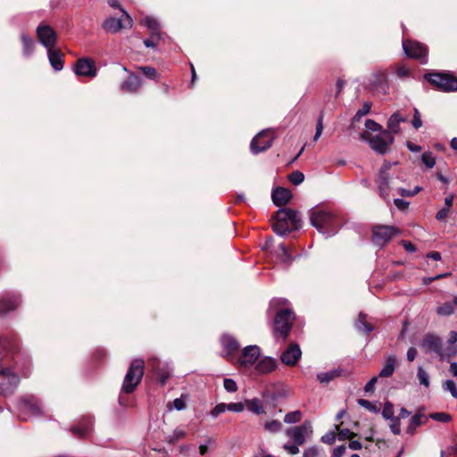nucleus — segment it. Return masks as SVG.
Masks as SVG:
<instances>
[{"mask_svg":"<svg viewBox=\"0 0 457 457\" xmlns=\"http://www.w3.org/2000/svg\"><path fill=\"white\" fill-rule=\"evenodd\" d=\"M142 85L141 78L137 74H130L129 79L120 85V89L124 93H137Z\"/></svg>","mask_w":457,"mask_h":457,"instance_id":"obj_25","label":"nucleus"},{"mask_svg":"<svg viewBox=\"0 0 457 457\" xmlns=\"http://www.w3.org/2000/svg\"><path fill=\"white\" fill-rule=\"evenodd\" d=\"M227 411H234V412H242L245 406V403H226Z\"/></svg>","mask_w":457,"mask_h":457,"instance_id":"obj_54","label":"nucleus"},{"mask_svg":"<svg viewBox=\"0 0 457 457\" xmlns=\"http://www.w3.org/2000/svg\"><path fill=\"white\" fill-rule=\"evenodd\" d=\"M288 179L292 184L297 186L304 180V175L303 172L295 170L288 175Z\"/></svg>","mask_w":457,"mask_h":457,"instance_id":"obj_48","label":"nucleus"},{"mask_svg":"<svg viewBox=\"0 0 457 457\" xmlns=\"http://www.w3.org/2000/svg\"><path fill=\"white\" fill-rule=\"evenodd\" d=\"M220 341L226 354L233 358L239 349V343L229 335H223Z\"/></svg>","mask_w":457,"mask_h":457,"instance_id":"obj_26","label":"nucleus"},{"mask_svg":"<svg viewBox=\"0 0 457 457\" xmlns=\"http://www.w3.org/2000/svg\"><path fill=\"white\" fill-rule=\"evenodd\" d=\"M398 233V228L394 226H376L373 228L372 240L374 244L378 245H384L386 243L394 238Z\"/></svg>","mask_w":457,"mask_h":457,"instance_id":"obj_13","label":"nucleus"},{"mask_svg":"<svg viewBox=\"0 0 457 457\" xmlns=\"http://www.w3.org/2000/svg\"><path fill=\"white\" fill-rule=\"evenodd\" d=\"M365 127L367 129L366 131H368L370 133V131L380 133L381 131L385 130L382 129V126L380 124H378L377 121H375L374 120H371V119L366 120Z\"/></svg>","mask_w":457,"mask_h":457,"instance_id":"obj_46","label":"nucleus"},{"mask_svg":"<svg viewBox=\"0 0 457 457\" xmlns=\"http://www.w3.org/2000/svg\"><path fill=\"white\" fill-rule=\"evenodd\" d=\"M277 365L278 362L276 359L265 356L257 361L255 370L258 374H269L276 370Z\"/></svg>","mask_w":457,"mask_h":457,"instance_id":"obj_22","label":"nucleus"},{"mask_svg":"<svg viewBox=\"0 0 457 457\" xmlns=\"http://www.w3.org/2000/svg\"><path fill=\"white\" fill-rule=\"evenodd\" d=\"M274 218L280 219V220L286 222V224H288V226L294 229H299L302 226L300 213L289 208L278 210Z\"/></svg>","mask_w":457,"mask_h":457,"instance_id":"obj_16","label":"nucleus"},{"mask_svg":"<svg viewBox=\"0 0 457 457\" xmlns=\"http://www.w3.org/2000/svg\"><path fill=\"white\" fill-rule=\"evenodd\" d=\"M417 377L420 385H423L426 387L429 386V375L422 367L418 368Z\"/></svg>","mask_w":457,"mask_h":457,"instance_id":"obj_45","label":"nucleus"},{"mask_svg":"<svg viewBox=\"0 0 457 457\" xmlns=\"http://www.w3.org/2000/svg\"><path fill=\"white\" fill-rule=\"evenodd\" d=\"M227 411L226 403L217 404L211 411L212 418H217L220 414Z\"/></svg>","mask_w":457,"mask_h":457,"instance_id":"obj_62","label":"nucleus"},{"mask_svg":"<svg viewBox=\"0 0 457 457\" xmlns=\"http://www.w3.org/2000/svg\"><path fill=\"white\" fill-rule=\"evenodd\" d=\"M74 71L78 76L94 78L96 76L95 62L88 58H80L77 61Z\"/></svg>","mask_w":457,"mask_h":457,"instance_id":"obj_19","label":"nucleus"},{"mask_svg":"<svg viewBox=\"0 0 457 457\" xmlns=\"http://www.w3.org/2000/svg\"><path fill=\"white\" fill-rule=\"evenodd\" d=\"M273 231L279 236H287L290 231L295 230L290 228L288 224L280 220V219H276V222L272 226Z\"/></svg>","mask_w":457,"mask_h":457,"instance_id":"obj_38","label":"nucleus"},{"mask_svg":"<svg viewBox=\"0 0 457 457\" xmlns=\"http://www.w3.org/2000/svg\"><path fill=\"white\" fill-rule=\"evenodd\" d=\"M319 451L316 446H310L303 451V457H318Z\"/></svg>","mask_w":457,"mask_h":457,"instance_id":"obj_64","label":"nucleus"},{"mask_svg":"<svg viewBox=\"0 0 457 457\" xmlns=\"http://www.w3.org/2000/svg\"><path fill=\"white\" fill-rule=\"evenodd\" d=\"M454 303L453 301L445 302L436 309V313L439 316L448 317L454 312Z\"/></svg>","mask_w":457,"mask_h":457,"instance_id":"obj_39","label":"nucleus"},{"mask_svg":"<svg viewBox=\"0 0 457 457\" xmlns=\"http://www.w3.org/2000/svg\"><path fill=\"white\" fill-rule=\"evenodd\" d=\"M148 364L152 370L157 377V379L162 385H165L170 377L171 369L169 364L162 363L156 357H152L148 360Z\"/></svg>","mask_w":457,"mask_h":457,"instance_id":"obj_18","label":"nucleus"},{"mask_svg":"<svg viewBox=\"0 0 457 457\" xmlns=\"http://www.w3.org/2000/svg\"><path fill=\"white\" fill-rule=\"evenodd\" d=\"M421 161L429 169L433 168L436 164V158L431 152L423 153Z\"/></svg>","mask_w":457,"mask_h":457,"instance_id":"obj_47","label":"nucleus"},{"mask_svg":"<svg viewBox=\"0 0 457 457\" xmlns=\"http://www.w3.org/2000/svg\"><path fill=\"white\" fill-rule=\"evenodd\" d=\"M295 320V313L289 309L278 311L274 319V337L282 340L289 336Z\"/></svg>","mask_w":457,"mask_h":457,"instance_id":"obj_6","label":"nucleus"},{"mask_svg":"<svg viewBox=\"0 0 457 457\" xmlns=\"http://www.w3.org/2000/svg\"><path fill=\"white\" fill-rule=\"evenodd\" d=\"M264 429L270 433H278L282 429V423L277 420H268L264 423Z\"/></svg>","mask_w":457,"mask_h":457,"instance_id":"obj_42","label":"nucleus"},{"mask_svg":"<svg viewBox=\"0 0 457 457\" xmlns=\"http://www.w3.org/2000/svg\"><path fill=\"white\" fill-rule=\"evenodd\" d=\"M443 389L445 391L450 392L452 396L455 399H457V385L456 383L452 379H447L443 384Z\"/></svg>","mask_w":457,"mask_h":457,"instance_id":"obj_43","label":"nucleus"},{"mask_svg":"<svg viewBox=\"0 0 457 457\" xmlns=\"http://www.w3.org/2000/svg\"><path fill=\"white\" fill-rule=\"evenodd\" d=\"M457 332L450 331L447 345L444 346L442 339L435 334H427L421 343L426 353H435L441 359L450 358L457 354Z\"/></svg>","mask_w":457,"mask_h":457,"instance_id":"obj_2","label":"nucleus"},{"mask_svg":"<svg viewBox=\"0 0 457 457\" xmlns=\"http://www.w3.org/2000/svg\"><path fill=\"white\" fill-rule=\"evenodd\" d=\"M142 23L151 30V37L161 38L162 33L160 31L159 22L153 17H145Z\"/></svg>","mask_w":457,"mask_h":457,"instance_id":"obj_32","label":"nucleus"},{"mask_svg":"<svg viewBox=\"0 0 457 457\" xmlns=\"http://www.w3.org/2000/svg\"><path fill=\"white\" fill-rule=\"evenodd\" d=\"M28 377L30 373V358L20 353L15 343L8 338H0V395L8 396L17 388L20 378L12 370Z\"/></svg>","mask_w":457,"mask_h":457,"instance_id":"obj_1","label":"nucleus"},{"mask_svg":"<svg viewBox=\"0 0 457 457\" xmlns=\"http://www.w3.org/2000/svg\"><path fill=\"white\" fill-rule=\"evenodd\" d=\"M336 428L338 430L339 440L350 439L354 436V434L348 428L339 429L338 426H336Z\"/></svg>","mask_w":457,"mask_h":457,"instance_id":"obj_56","label":"nucleus"},{"mask_svg":"<svg viewBox=\"0 0 457 457\" xmlns=\"http://www.w3.org/2000/svg\"><path fill=\"white\" fill-rule=\"evenodd\" d=\"M311 224L326 237L336 235L341 226L338 218L330 211L315 207L310 210Z\"/></svg>","mask_w":457,"mask_h":457,"instance_id":"obj_3","label":"nucleus"},{"mask_svg":"<svg viewBox=\"0 0 457 457\" xmlns=\"http://www.w3.org/2000/svg\"><path fill=\"white\" fill-rule=\"evenodd\" d=\"M277 256L280 260V262L286 265L289 266L292 262V256L288 252L287 248L284 244H279L277 250Z\"/></svg>","mask_w":457,"mask_h":457,"instance_id":"obj_37","label":"nucleus"},{"mask_svg":"<svg viewBox=\"0 0 457 457\" xmlns=\"http://www.w3.org/2000/svg\"><path fill=\"white\" fill-rule=\"evenodd\" d=\"M140 70L146 77L152 79H154L157 75L155 69L150 66L140 67Z\"/></svg>","mask_w":457,"mask_h":457,"instance_id":"obj_63","label":"nucleus"},{"mask_svg":"<svg viewBox=\"0 0 457 457\" xmlns=\"http://www.w3.org/2000/svg\"><path fill=\"white\" fill-rule=\"evenodd\" d=\"M21 39L22 43L23 54L25 56H30L34 52L35 42L26 33L21 34Z\"/></svg>","mask_w":457,"mask_h":457,"instance_id":"obj_35","label":"nucleus"},{"mask_svg":"<svg viewBox=\"0 0 457 457\" xmlns=\"http://www.w3.org/2000/svg\"><path fill=\"white\" fill-rule=\"evenodd\" d=\"M396 358L394 355H390L386 359V362L379 372V377L389 378L395 372V366Z\"/></svg>","mask_w":457,"mask_h":457,"instance_id":"obj_34","label":"nucleus"},{"mask_svg":"<svg viewBox=\"0 0 457 457\" xmlns=\"http://www.w3.org/2000/svg\"><path fill=\"white\" fill-rule=\"evenodd\" d=\"M245 406L249 411L257 415L263 414L265 412L263 403L259 398L245 400Z\"/></svg>","mask_w":457,"mask_h":457,"instance_id":"obj_31","label":"nucleus"},{"mask_svg":"<svg viewBox=\"0 0 457 457\" xmlns=\"http://www.w3.org/2000/svg\"><path fill=\"white\" fill-rule=\"evenodd\" d=\"M425 78L437 89L445 92L457 91V78L449 72L427 73Z\"/></svg>","mask_w":457,"mask_h":457,"instance_id":"obj_8","label":"nucleus"},{"mask_svg":"<svg viewBox=\"0 0 457 457\" xmlns=\"http://www.w3.org/2000/svg\"><path fill=\"white\" fill-rule=\"evenodd\" d=\"M224 388L229 392L234 393L237 390V383L231 378H225L223 381Z\"/></svg>","mask_w":457,"mask_h":457,"instance_id":"obj_57","label":"nucleus"},{"mask_svg":"<svg viewBox=\"0 0 457 457\" xmlns=\"http://www.w3.org/2000/svg\"><path fill=\"white\" fill-rule=\"evenodd\" d=\"M187 432L181 428H176L174 431L166 437V442L170 445H174L180 439L184 438Z\"/></svg>","mask_w":457,"mask_h":457,"instance_id":"obj_40","label":"nucleus"},{"mask_svg":"<svg viewBox=\"0 0 457 457\" xmlns=\"http://www.w3.org/2000/svg\"><path fill=\"white\" fill-rule=\"evenodd\" d=\"M320 441L324 444L333 445L336 441V434L333 431H328L325 435H323L320 438Z\"/></svg>","mask_w":457,"mask_h":457,"instance_id":"obj_58","label":"nucleus"},{"mask_svg":"<svg viewBox=\"0 0 457 457\" xmlns=\"http://www.w3.org/2000/svg\"><path fill=\"white\" fill-rule=\"evenodd\" d=\"M322 120H323V114H321L319 117V119H318L317 125H316V132H315V135L313 137V140L314 141H317L320 137V136H321V133H322V130H323Z\"/></svg>","mask_w":457,"mask_h":457,"instance_id":"obj_61","label":"nucleus"},{"mask_svg":"<svg viewBox=\"0 0 457 457\" xmlns=\"http://www.w3.org/2000/svg\"><path fill=\"white\" fill-rule=\"evenodd\" d=\"M303 418V412L301 411H294L287 412L284 417V422L287 424L298 423Z\"/></svg>","mask_w":457,"mask_h":457,"instance_id":"obj_41","label":"nucleus"},{"mask_svg":"<svg viewBox=\"0 0 457 457\" xmlns=\"http://www.w3.org/2000/svg\"><path fill=\"white\" fill-rule=\"evenodd\" d=\"M389 427L393 434L399 435L401 433V423L400 420L397 417H394L389 420Z\"/></svg>","mask_w":457,"mask_h":457,"instance_id":"obj_52","label":"nucleus"},{"mask_svg":"<svg viewBox=\"0 0 457 457\" xmlns=\"http://www.w3.org/2000/svg\"><path fill=\"white\" fill-rule=\"evenodd\" d=\"M299 446H300V445H296L295 443H293V444L287 443L283 445V449L287 453H289L291 455H295V454L299 453V452H300Z\"/></svg>","mask_w":457,"mask_h":457,"instance_id":"obj_55","label":"nucleus"},{"mask_svg":"<svg viewBox=\"0 0 457 457\" xmlns=\"http://www.w3.org/2000/svg\"><path fill=\"white\" fill-rule=\"evenodd\" d=\"M430 418L434 420L440 422H448L451 420V416L445 412H434L430 414Z\"/></svg>","mask_w":457,"mask_h":457,"instance_id":"obj_53","label":"nucleus"},{"mask_svg":"<svg viewBox=\"0 0 457 457\" xmlns=\"http://www.w3.org/2000/svg\"><path fill=\"white\" fill-rule=\"evenodd\" d=\"M38 41L48 50L55 47L57 35L47 24H40L37 29Z\"/></svg>","mask_w":457,"mask_h":457,"instance_id":"obj_15","label":"nucleus"},{"mask_svg":"<svg viewBox=\"0 0 457 457\" xmlns=\"http://www.w3.org/2000/svg\"><path fill=\"white\" fill-rule=\"evenodd\" d=\"M394 164H397V162H394ZM392 165L393 163H391L390 162L385 161L376 179V184L378 187V194L380 197L386 202H389L390 200L389 191L391 188V176L389 174V170Z\"/></svg>","mask_w":457,"mask_h":457,"instance_id":"obj_9","label":"nucleus"},{"mask_svg":"<svg viewBox=\"0 0 457 457\" xmlns=\"http://www.w3.org/2000/svg\"><path fill=\"white\" fill-rule=\"evenodd\" d=\"M455 455L457 457V443L449 446L446 451H441L440 457H450Z\"/></svg>","mask_w":457,"mask_h":457,"instance_id":"obj_60","label":"nucleus"},{"mask_svg":"<svg viewBox=\"0 0 457 457\" xmlns=\"http://www.w3.org/2000/svg\"><path fill=\"white\" fill-rule=\"evenodd\" d=\"M361 138L369 143L370 146L376 153L384 154L387 152L388 147L394 142V136L387 130L381 131L376 136H372L370 132L364 131L361 134Z\"/></svg>","mask_w":457,"mask_h":457,"instance_id":"obj_7","label":"nucleus"},{"mask_svg":"<svg viewBox=\"0 0 457 457\" xmlns=\"http://www.w3.org/2000/svg\"><path fill=\"white\" fill-rule=\"evenodd\" d=\"M370 85L377 91L386 94L388 88L386 71H380L373 74V79L370 81Z\"/></svg>","mask_w":457,"mask_h":457,"instance_id":"obj_28","label":"nucleus"},{"mask_svg":"<svg viewBox=\"0 0 457 457\" xmlns=\"http://www.w3.org/2000/svg\"><path fill=\"white\" fill-rule=\"evenodd\" d=\"M370 108H371V103L370 102H365L361 108H360L355 115H354V120H359L362 116L368 114L370 111Z\"/></svg>","mask_w":457,"mask_h":457,"instance_id":"obj_51","label":"nucleus"},{"mask_svg":"<svg viewBox=\"0 0 457 457\" xmlns=\"http://www.w3.org/2000/svg\"><path fill=\"white\" fill-rule=\"evenodd\" d=\"M312 425L310 420H304L301 425L289 428L286 435L290 437L293 443L303 445L308 437L312 435Z\"/></svg>","mask_w":457,"mask_h":457,"instance_id":"obj_10","label":"nucleus"},{"mask_svg":"<svg viewBox=\"0 0 457 457\" xmlns=\"http://www.w3.org/2000/svg\"><path fill=\"white\" fill-rule=\"evenodd\" d=\"M121 12H123L121 18L117 19L110 17L104 21V22L103 23V28L104 30L112 33H116L120 31L121 29L132 27L133 21L131 17L124 10H121Z\"/></svg>","mask_w":457,"mask_h":457,"instance_id":"obj_14","label":"nucleus"},{"mask_svg":"<svg viewBox=\"0 0 457 457\" xmlns=\"http://www.w3.org/2000/svg\"><path fill=\"white\" fill-rule=\"evenodd\" d=\"M93 420L90 416L83 417L79 424L71 428V431L78 437H85L91 431Z\"/></svg>","mask_w":457,"mask_h":457,"instance_id":"obj_21","label":"nucleus"},{"mask_svg":"<svg viewBox=\"0 0 457 457\" xmlns=\"http://www.w3.org/2000/svg\"><path fill=\"white\" fill-rule=\"evenodd\" d=\"M144 368V360L135 359L131 361L122 384L124 393L130 394L136 389L143 378Z\"/></svg>","mask_w":457,"mask_h":457,"instance_id":"obj_5","label":"nucleus"},{"mask_svg":"<svg viewBox=\"0 0 457 457\" xmlns=\"http://www.w3.org/2000/svg\"><path fill=\"white\" fill-rule=\"evenodd\" d=\"M382 416L386 420H390L395 416L394 405L390 402H386L382 411Z\"/></svg>","mask_w":457,"mask_h":457,"instance_id":"obj_50","label":"nucleus"},{"mask_svg":"<svg viewBox=\"0 0 457 457\" xmlns=\"http://www.w3.org/2000/svg\"><path fill=\"white\" fill-rule=\"evenodd\" d=\"M20 304V298L16 295H8L0 298V314H5L15 310Z\"/></svg>","mask_w":457,"mask_h":457,"instance_id":"obj_24","label":"nucleus"},{"mask_svg":"<svg viewBox=\"0 0 457 457\" xmlns=\"http://www.w3.org/2000/svg\"><path fill=\"white\" fill-rule=\"evenodd\" d=\"M406 121V118L400 115L398 112L393 113L387 121V131L391 135L397 134L400 131L401 122Z\"/></svg>","mask_w":457,"mask_h":457,"instance_id":"obj_29","label":"nucleus"},{"mask_svg":"<svg viewBox=\"0 0 457 457\" xmlns=\"http://www.w3.org/2000/svg\"><path fill=\"white\" fill-rule=\"evenodd\" d=\"M16 411L19 420L27 421L32 418H38L45 414L41 401L33 395L21 396L16 403Z\"/></svg>","mask_w":457,"mask_h":457,"instance_id":"obj_4","label":"nucleus"},{"mask_svg":"<svg viewBox=\"0 0 457 457\" xmlns=\"http://www.w3.org/2000/svg\"><path fill=\"white\" fill-rule=\"evenodd\" d=\"M411 124L414 129H418L422 126V120L420 117V113L417 108H414L413 119L411 120Z\"/></svg>","mask_w":457,"mask_h":457,"instance_id":"obj_59","label":"nucleus"},{"mask_svg":"<svg viewBox=\"0 0 457 457\" xmlns=\"http://www.w3.org/2000/svg\"><path fill=\"white\" fill-rule=\"evenodd\" d=\"M355 328L365 334L370 333L374 330V327L368 321V315L361 312L359 314L358 320L355 321Z\"/></svg>","mask_w":457,"mask_h":457,"instance_id":"obj_30","label":"nucleus"},{"mask_svg":"<svg viewBox=\"0 0 457 457\" xmlns=\"http://www.w3.org/2000/svg\"><path fill=\"white\" fill-rule=\"evenodd\" d=\"M358 404L366 410L370 411L372 413H378L379 412V407L377 406L375 403H372L371 402L365 400V399H358L357 401Z\"/></svg>","mask_w":457,"mask_h":457,"instance_id":"obj_44","label":"nucleus"},{"mask_svg":"<svg viewBox=\"0 0 457 457\" xmlns=\"http://www.w3.org/2000/svg\"><path fill=\"white\" fill-rule=\"evenodd\" d=\"M427 420V417L422 413H417L412 416L410 420L409 426L407 428V433L412 435L416 428Z\"/></svg>","mask_w":457,"mask_h":457,"instance_id":"obj_36","label":"nucleus"},{"mask_svg":"<svg viewBox=\"0 0 457 457\" xmlns=\"http://www.w3.org/2000/svg\"><path fill=\"white\" fill-rule=\"evenodd\" d=\"M342 374L341 369H335L332 370L325 371V372H320L317 374V379L320 384L327 385L335 378L340 377Z\"/></svg>","mask_w":457,"mask_h":457,"instance_id":"obj_33","label":"nucleus"},{"mask_svg":"<svg viewBox=\"0 0 457 457\" xmlns=\"http://www.w3.org/2000/svg\"><path fill=\"white\" fill-rule=\"evenodd\" d=\"M302 356V351L295 343L290 344L280 356L281 361L287 366H295Z\"/></svg>","mask_w":457,"mask_h":457,"instance_id":"obj_20","label":"nucleus"},{"mask_svg":"<svg viewBox=\"0 0 457 457\" xmlns=\"http://www.w3.org/2000/svg\"><path fill=\"white\" fill-rule=\"evenodd\" d=\"M261 355V349L256 345H247L237 359L239 365L245 368L252 367Z\"/></svg>","mask_w":457,"mask_h":457,"instance_id":"obj_17","label":"nucleus"},{"mask_svg":"<svg viewBox=\"0 0 457 457\" xmlns=\"http://www.w3.org/2000/svg\"><path fill=\"white\" fill-rule=\"evenodd\" d=\"M186 407H187L186 401L182 396L179 398H176L172 402V403H168L169 410H171V408H174L177 411H182V410L186 409Z\"/></svg>","mask_w":457,"mask_h":457,"instance_id":"obj_49","label":"nucleus"},{"mask_svg":"<svg viewBox=\"0 0 457 457\" xmlns=\"http://www.w3.org/2000/svg\"><path fill=\"white\" fill-rule=\"evenodd\" d=\"M403 48L407 56L418 59L421 63L427 62V47L424 45L420 44V42L403 40Z\"/></svg>","mask_w":457,"mask_h":457,"instance_id":"obj_12","label":"nucleus"},{"mask_svg":"<svg viewBox=\"0 0 457 457\" xmlns=\"http://www.w3.org/2000/svg\"><path fill=\"white\" fill-rule=\"evenodd\" d=\"M273 141L272 132L270 129L262 130L251 141L250 148L253 154H257L269 149Z\"/></svg>","mask_w":457,"mask_h":457,"instance_id":"obj_11","label":"nucleus"},{"mask_svg":"<svg viewBox=\"0 0 457 457\" xmlns=\"http://www.w3.org/2000/svg\"><path fill=\"white\" fill-rule=\"evenodd\" d=\"M293 195L291 191L285 187H276L272 191V201L276 206H283L286 205L290 199L292 198Z\"/></svg>","mask_w":457,"mask_h":457,"instance_id":"obj_23","label":"nucleus"},{"mask_svg":"<svg viewBox=\"0 0 457 457\" xmlns=\"http://www.w3.org/2000/svg\"><path fill=\"white\" fill-rule=\"evenodd\" d=\"M47 56L52 68L55 71H60L63 68V54L57 48H51L47 50Z\"/></svg>","mask_w":457,"mask_h":457,"instance_id":"obj_27","label":"nucleus"}]
</instances>
